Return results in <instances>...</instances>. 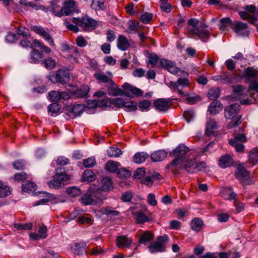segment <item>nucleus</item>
<instances>
[{"instance_id": "4be33fe9", "label": "nucleus", "mask_w": 258, "mask_h": 258, "mask_svg": "<svg viewBox=\"0 0 258 258\" xmlns=\"http://www.w3.org/2000/svg\"><path fill=\"white\" fill-rule=\"evenodd\" d=\"M167 156V152L164 150H159L152 153L150 155L151 160L155 162L163 161Z\"/></svg>"}, {"instance_id": "a878e982", "label": "nucleus", "mask_w": 258, "mask_h": 258, "mask_svg": "<svg viewBox=\"0 0 258 258\" xmlns=\"http://www.w3.org/2000/svg\"><path fill=\"white\" fill-rule=\"evenodd\" d=\"M249 162L253 165L258 164V149L253 148L248 153Z\"/></svg>"}, {"instance_id": "20e7f679", "label": "nucleus", "mask_w": 258, "mask_h": 258, "mask_svg": "<svg viewBox=\"0 0 258 258\" xmlns=\"http://www.w3.org/2000/svg\"><path fill=\"white\" fill-rule=\"evenodd\" d=\"M72 22L79 26L84 31L90 32L96 28L97 22L87 15L81 18L74 17Z\"/></svg>"}, {"instance_id": "c85d7f7f", "label": "nucleus", "mask_w": 258, "mask_h": 258, "mask_svg": "<svg viewBox=\"0 0 258 258\" xmlns=\"http://www.w3.org/2000/svg\"><path fill=\"white\" fill-rule=\"evenodd\" d=\"M104 2L105 0H93L91 7L95 11L104 10L106 8Z\"/></svg>"}, {"instance_id": "f03ea898", "label": "nucleus", "mask_w": 258, "mask_h": 258, "mask_svg": "<svg viewBox=\"0 0 258 258\" xmlns=\"http://www.w3.org/2000/svg\"><path fill=\"white\" fill-rule=\"evenodd\" d=\"M189 148L184 145H179L174 150L169 152V156L174 157L175 159L167 166V168L170 169L182 165L189 157Z\"/></svg>"}, {"instance_id": "8fccbe9b", "label": "nucleus", "mask_w": 258, "mask_h": 258, "mask_svg": "<svg viewBox=\"0 0 258 258\" xmlns=\"http://www.w3.org/2000/svg\"><path fill=\"white\" fill-rule=\"evenodd\" d=\"M44 64L46 68L48 69H52L56 66V61L51 57H48L44 61Z\"/></svg>"}, {"instance_id": "423d86ee", "label": "nucleus", "mask_w": 258, "mask_h": 258, "mask_svg": "<svg viewBox=\"0 0 258 258\" xmlns=\"http://www.w3.org/2000/svg\"><path fill=\"white\" fill-rule=\"evenodd\" d=\"M168 241V236L164 235L159 236L156 241L148 246V249L151 253L164 252L166 250V244Z\"/></svg>"}, {"instance_id": "e433bc0d", "label": "nucleus", "mask_w": 258, "mask_h": 258, "mask_svg": "<svg viewBox=\"0 0 258 258\" xmlns=\"http://www.w3.org/2000/svg\"><path fill=\"white\" fill-rule=\"evenodd\" d=\"M119 165L120 163L119 162L110 161L105 164V168L108 171L113 173L117 171Z\"/></svg>"}, {"instance_id": "412c9836", "label": "nucleus", "mask_w": 258, "mask_h": 258, "mask_svg": "<svg viewBox=\"0 0 258 258\" xmlns=\"http://www.w3.org/2000/svg\"><path fill=\"white\" fill-rule=\"evenodd\" d=\"M217 128V122L213 119H210L206 125L205 135L209 137L214 136V130Z\"/></svg>"}, {"instance_id": "09e8293b", "label": "nucleus", "mask_w": 258, "mask_h": 258, "mask_svg": "<svg viewBox=\"0 0 258 258\" xmlns=\"http://www.w3.org/2000/svg\"><path fill=\"white\" fill-rule=\"evenodd\" d=\"M60 109V106L57 103H51L48 106V111L51 113V116L54 113H58Z\"/></svg>"}, {"instance_id": "2eb2a0df", "label": "nucleus", "mask_w": 258, "mask_h": 258, "mask_svg": "<svg viewBox=\"0 0 258 258\" xmlns=\"http://www.w3.org/2000/svg\"><path fill=\"white\" fill-rule=\"evenodd\" d=\"M170 99L159 98L154 102V106L159 111H167L171 105Z\"/></svg>"}, {"instance_id": "ddd939ff", "label": "nucleus", "mask_w": 258, "mask_h": 258, "mask_svg": "<svg viewBox=\"0 0 258 258\" xmlns=\"http://www.w3.org/2000/svg\"><path fill=\"white\" fill-rule=\"evenodd\" d=\"M122 88L123 89V90H122L123 92L122 95L124 94L128 96L127 94L131 93L136 97H141L143 94V91L142 90L127 83H124L122 86Z\"/></svg>"}, {"instance_id": "39448f33", "label": "nucleus", "mask_w": 258, "mask_h": 258, "mask_svg": "<svg viewBox=\"0 0 258 258\" xmlns=\"http://www.w3.org/2000/svg\"><path fill=\"white\" fill-rule=\"evenodd\" d=\"M48 79L54 83H59L63 85L66 84L70 81V74L68 71L59 70L55 73L50 74Z\"/></svg>"}, {"instance_id": "603ef678", "label": "nucleus", "mask_w": 258, "mask_h": 258, "mask_svg": "<svg viewBox=\"0 0 258 258\" xmlns=\"http://www.w3.org/2000/svg\"><path fill=\"white\" fill-rule=\"evenodd\" d=\"M130 171L125 168H120L117 172V176L121 179H126L130 177Z\"/></svg>"}, {"instance_id": "6ab92c4d", "label": "nucleus", "mask_w": 258, "mask_h": 258, "mask_svg": "<svg viewBox=\"0 0 258 258\" xmlns=\"http://www.w3.org/2000/svg\"><path fill=\"white\" fill-rule=\"evenodd\" d=\"M184 163H186V164L184 166L182 165L178 166L179 169H185L188 173H190L196 172V160L194 157L190 159H187V161Z\"/></svg>"}, {"instance_id": "13d9d810", "label": "nucleus", "mask_w": 258, "mask_h": 258, "mask_svg": "<svg viewBox=\"0 0 258 258\" xmlns=\"http://www.w3.org/2000/svg\"><path fill=\"white\" fill-rule=\"evenodd\" d=\"M71 109L74 116H78L82 113L83 110V106L81 104H76L73 106Z\"/></svg>"}, {"instance_id": "7c9ffc66", "label": "nucleus", "mask_w": 258, "mask_h": 258, "mask_svg": "<svg viewBox=\"0 0 258 258\" xmlns=\"http://www.w3.org/2000/svg\"><path fill=\"white\" fill-rule=\"evenodd\" d=\"M220 95V90L218 87L210 89L208 93V97L210 100H217Z\"/></svg>"}, {"instance_id": "dca6fc26", "label": "nucleus", "mask_w": 258, "mask_h": 258, "mask_svg": "<svg viewBox=\"0 0 258 258\" xmlns=\"http://www.w3.org/2000/svg\"><path fill=\"white\" fill-rule=\"evenodd\" d=\"M240 106L238 103H234L227 106L225 109V117L226 119H231L238 114Z\"/></svg>"}, {"instance_id": "7ed1b4c3", "label": "nucleus", "mask_w": 258, "mask_h": 258, "mask_svg": "<svg viewBox=\"0 0 258 258\" xmlns=\"http://www.w3.org/2000/svg\"><path fill=\"white\" fill-rule=\"evenodd\" d=\"M106 74L108 76H106L103 73H96L94 76L98 81L104 83H108L111 86H112L111 89V92L109 93V95L113 96H116L123 94V92L122 90L119 88L118 86H117L112 80V74L111 72H107Z\"/></svg>"}, {"instance_id": "9d476101", "label": "nucleus", "mask_w": 258, "mask_h": 258, "mask_svg": "<svg viewBox=\"0 0 258 258\" xmlns=\"http://www.w3.org/2000/svg\"><path fill=\"white\" fill-rule=\"evenodd\" d=\"M76 7V3L74 0H67L64 3V7L55 14V16L61 17L64 15H69L75 11Z\"/></svg>"}, {"instance_id": "79ce46f5", "label": "nucleus", "mask_w": 258, "mask_h": 258, "mask_svg": "<svg viewBox=\"0 0 258 258\" xmlns=\"http://www.w3.org/2000/svg\"><path fill=\"white\" fill-rule=\"evenodd\" d=\"M221 24L219 26V28L221 30L225 31L226 29V27L229 26L231 28V24L233 22L229 18H223L220 20Z\"/></svg>"}, {"instance_id": "58836bf2", "label": "nucleus", "mask_w": 258, "mask_h": 258, "mask_svg": "<svg viewBox=\"0 0 258 258\" xmlns=\"http://www.w3.org/2000/svg\"><path fill=\"white\" fill-rule=\"evenodd\" d=\"M233 96L234 98L239 99L243 94L244 87L240 85L233 86Z\"/></svg>"}, {"instance_id": "cd10ccee", "label": "nucleus", "mask_w": 258, "mask_h": 258, "mask_svg": "<svg viewBox=\"0 0 258 258\" xmlns=\"http://www.w3.org/2000/svg\"><path fill=\"white\" fill-rule=\"evenodd\" d=\"M154 238V235L148 231L144 232L139 240L140 243L145 244L147 242L152 240Z\"/></svg>"}, {"instance_id": "052dcab7", "label": "nucleus", "mask_w": 258, "mask_h": 258, "mask_svg": "<svg viewBox=\"0 0 258 258\" xmlns=\"http://www.w3.org/2000/svg\"><path fill=\"white\" fill-rule=\"evenodd\" d=\"M14 227L19 230H30L32 227V224L30 223L21 224V223H15L14 224Z\"/></svg>"}, {"instance_id": "c9c22d12", "label": "nucleus", "mask_w": 258, "mask_h": 258, "mask_svg": "<svg viewBox=\"0 0 258 258\" xmlns=\"http://www.w3.org/2000/svg\"><path fill=\"white\" fill-rule=\"evenodd\" d=\"M257 74V71L252 67H247L244 69L242 76L243 77L255 78Z\"/></svg>"}, {"instance_id": "f257e3e1", "label": "nucleus", "mask_w": 258, "mask_h": 258, "mask_svg": "<svg viewBox=\"0 0 258 258\" xmlns=\"http://www.w3.org/2000/svg\"><path fill=\"white\" fill-rule=\"evenodd\" d=\"M100 105L106 107L113 105L118 108H123L125 111L129 112L136 111L138 108L136 102L131 100H124L121 98H106L101 101Z\"/></svg>"}, {"instance_id": "774afa93", "label": "nucleus", "mask_w": 258, "mask_h": 258, "mask_svg": "<svg viewBox=\"0 0 258 258\" xmlns=\"http://www.w3.org/2000/svg\"><path fill=\"white\" fill-rule=\"evenodd\" d=\"M64 25L67 27V28L75 33H77L79 31V26L77 25L76 24L75 25L70 24L68 21H65L64 22Z\"/></svg>"}, {"instance_id": "338daca9", "label": "nucleus", "mask_w": 258, "mask_h": 258, "mask_svg": "<svg viewBox=\"0 0 258 258\" xmlns=\"http://www.w3.org/2000/svg\"><path fill=\"white\" fill-rule=\"evenodd\" d=\"M144 168H139L136 170L134 174V177L137 179H141L145 175Z\"/></svg>"}, {"instance_id": "bb28decb", "label": "nucleus", "mask_w": 258, "mask_h": 258, "mask_svg": "<svg viewBox=\"0 0 258 258\" xmlns=\"http://www.w3.org/2000/svg\"><path fill=\"white\" fill-rule=\"evenodd\" d=\"M101 189L104 191H108L113 189V184L110 178L107 177L102 178Z\"/></svg>"}, {"instance_id": "a18cd8bd", "label": "nucleus", "mask_w": 258, "mask_h": 258, "mask_svg": "<svg viewBox=\"0 0 258 258\" xmlns=\"http://www.w3.org/2000/svg\"><path fill=\"white\" fill-rule=\"evenodd\" d=\"M122 154L120 149L116 147H110L107 150L108 156L110 157H118Z\"/></svg>"}, {"instance_id": "6e6d98bb", "label": "nucleus", "mask_w": 258, "mask_h": 258, "mask_svg": "<svg viewBox=\"0 0 258 258\" xmlns=\"http://www.w3.org/2000/svg\"><path fill=\"white\" fill-rule=\"evenodd\" d=\"M151 105V102L147 100L140 101L139 102V107L142 111H148Z\"/></svg>"}, {"instance_id": "473e14b6", "label": "nucleus", "mask_w": 258, "mask_h": 258, "mask_svg": "<svg viewBox=\"0 0 258 258\" xmlns=\"http://www.w3.org/2000/svg\"><path fill=\"white\" fill-rule=\"evenodd\" d=\"M203 225V221L200 218H195L191 221V228L192 230L196 232L200 231Z\"/></svg>"}, {"instance_id": "5fc2aeb1", "label": "nucleus", "mask_w": 258, "mask_h": 258, "mask_svg": "<svg viewBox=\"0 0 258 258\" xmlns=\"http://www.w3.org/2000/svg\"><path fill=\"white\" fill-rule=\"evenodd\" d=\"M60 92L57 91H51L48 93L49 99L55 102L60 100Z\"/></svg>"}, {"instance_id": "c756f323", "label": "nucleus", "mask_w": 258, "mask_h": 258, "mask_svg": "<svg viewBox=\"0 0 258 258\" xmlns=\"http://www.w3.org/2000/svg\"><path fill=\"white\" fill-rule=\"evenodd\" d=\"M149 157V155L147 153L139 152L134 155V161L136 163L141 164L145 161Z\"/></svg>"}, {"instance_id": "f3484780", "label": "nucleus", "mask_w": 258, "mask_h": 258, "mask_svg": "<svg viewBox=\"0 0 258 258\" xmlns=\"http://www.w3.org/2000/svg\"><path fill=\"white\" fill-rule=\"evenodd\" d=\"M243 78L240 74H224L221 76V80L224 83L234 84L239 82Z\"/></svg>"}, {"instance_id": "69168bd1", "label": "nucleus", "mask_w": 258, "mask_h": 258, "mask_svg": "<svg viewBox=\"0 0 258 258\" xmlns=\"http://www.w3.org/2000/svg\"><path fill=\"white\" fill-rule=\"evenodd\" d=\"M184 118L187 122L192 120L195 117V112L193 110L185 111L183 114Z\"/></svg>"}, {"instance_id": "b1692460", "label": "nucleus", "mask_w": 258, "mask_h": 258, "mask_svg": "<svg viewBox=\"0 0 258 258\" xmlns=\"http://www.w3.org/2000/svg\"><path fill=\"white\" fill-rule=\"evenodd\" d=\"M86 244L84 241H81L78 243H75L72 247L71 249L74 253L78 255H82L85 252V247Z\"/></svg>"}, {"instance_id": "0eeeda50", "label": "nucleus", "mask_w": 258, "mask_h": 258, "mask_svg": "<svg viewBox=\"0 0 258 258\" xmlns=\"http://www.w3.org/2000/svg\"><path fill=\"white\" fill-rule=\"evenodd\" d=\"M70 179L68 174L56 172L53 177V179L48 182L50 188L59 189L64 185V182Z\"/></svg>"}, {"instance_id": "49530a36", "label": "nucleus", "mask_w": 258, "mask_h": 258, "mask_svg": "<svg viewBox=\"0 0 258 258\" xmlns=\"http://www.w3.org/2000/svg\"><path fill=\"white\" fill-rule=\"evenodd\" d=\"M67 192L72 197H77L81 194L80 189L75 186L68 188Z\"/></svg>"}, {"instance_id": "3c124183", "label": "nucleus", "mask_w": 258, "mask_h": 258, "mask_svg": "<svg viewBox=\"0 0 258 258\" xmlns=\"http://www.w3.org/2000/svg\"><path fill=\"white\" fill-rule=\"evenodd\" d=\"M33 44L37 47L40 48L42 50L45 51L47 53L51 52V49L48 47L44 45V44L39 40L35 39L33 40Z\"/></svg>"}, {"instance_id": "c03bdc74", "label": "nucleus", "mask_w": 258, "mask_h": 258, "mask_svg": "<svg viewBox=\"0 0 258 258\" xmlns=\"http://www.w3.org/2000/svg\"><path fill=\"white\" fill-rule=\"evenodd\" d=\"M89 87L87 86H82L75 92V94L78 97H86L89 91Z\"/></svg>"}, {"instance_id": "f704fd0d", "label": "nucleus", "mask_w": 258, "mask_h": 258, "mask_svg": "<svg viewBox=\"0 0 258 258\" xmlns=\"http://www.w3.org/2000/svg\"><path fill=\"white\" fill-rule=\"evenodd\" d=\"M102 214L109 216L110 217H116L119 215V212L117 211L112 210L109 207H103L100 209Z\"/></svg>"}, {"instance_id": "864d4df0", "label": "nucleus", "mask_w": 258, "mask_h": 258, "mask_svg": "<svg viewBox=\"0 0 258 258\" xmlns=\"http://www.w3.org/2000/svg\"><path fill=\"white\" fill-rule=\"evenodd\" d=\"M229 143L231 146L235 148L236 152L239 153L243 152L244 146L242 143H236L233 140H229Z\"/></svg>"}, {"instance_id": "bf43d9fd", "label": "nucleus", "mask_w": 258, "mask_h": 258, "mask_svg": "<svg viewBox=\"0 0 258 258\" xmlns=\"http://www.w3.org/2000/svg\"><path fill=\"white\" fill-rule=\"evenodd\" d=\"M230 140H233L236 143L246 142V137L243 134H235L233 136V138L231 139Z\"/></svg>"}, {"instance_id": "72a5a7b5", "label": "nucleus", "mask_w": 258, "mask_h": 258, "mask_svg": "<svg viewBox=\"0 0 258 258\" xmlns=\"http://www.w3.org/2000/svg\"><path fill=\"white\" fill-rule=\"evenodd\" d=\"M231 159L230 156L228 155H222L219 158V166L223 168H225L229 166L230 161Z\"/></svg>"}, {"instance_id": "de8ad7c7", "label": "nucleus", "mask_w": 258, "mask_h": 258, "mask_svg": "<svg viewBox=\"0 0 258 258\" xmlns=\"http://www.w3.org/2000/svg\"><path fill=\"white\" fill-rule=\"evenodd\" d=\"M81 202L85 205H89L93 204L94 202L92 196L89 194H86L82 196L81 199Z\"/></svg>"}, {"instance_id": "1a4fd4ad", "label": "nucleus", "mask_w": 258, "mask_h": 258, "mask_svg": "<svg viewBox=\"0 0 258 258\" xmlns=\"http://www.w3.org/2000/svg\"><path fill=\"white\" fill-rule=\"evenodd\" d=\"M207 27L206 25H204L203 27L189 29L188 31L190 34L198 36L202 41L206 42L208 41L210 36L209 31L204 29V28H206Z\"/></svg>"}, {"instance_id": "393cba45", "label": "nucleus", "mask_w": 258, "mask_h": 258, "mask_svg": "<svg viewBox=\"0 0 258 258\" xmlns=\"http://www.w3.org/2000/svg\"><path fill=\"white\" fill-rule=\"evenodd\" d=\"M222 107L220 102L218 100L213 101L210 104L208 111L211 114H216L222 110Z\"/></svg>"}, {"instance_id": "9b49d317", "label": "nucleus", "mask_w": 258, "mask_h": 258, "mask_svg": "<svg viewBox=\"0 0 258 258\" xmlns=\"http://www.w3.org/2000/svg\"><path fill=\"white\" fill-rule=\"evenodd\" d=\"M231 29L240 36H245L249 34L247 24L241 22H233V24H231Z\"/></svg>"}, {"instance_id": "4468645a", "label": "nucleus", "mask_w": 258, "mask_h": 258, "mask_svg": "<svg viewBox=\"0 0 258 258\" xmlns=\"http://www.w3.org/2000/svg\"><path fill=\"white\" fill-rule=\"evenodd\" d=\"M31 29L32 31L42 36L46 41L48 42L50 45L52 46L55 45L53 38L44 30V28L37 26H33L31 27Z\"/></svg>"}, {"instance_id": "4c0bfd02", "label": "nucleus", "mask_w": 258, "mask_h": 258, "mask_svg": "<svg viewBox=\"0 0 258 258\" xmlns=\"http://www.w3.org/2000/svg\"><path fill=\"white\" fill-rule=\"evenodd\" d=\"M149 221V218L143 213V212H139L136 213V222L138 224H143Z\"/></svg>"}, {"instance_id": "5701e85b", "label": "nucleus", "mask_w": 258, "mask_h": 258, "mask_svg": "<svg viewBox=\"0 0 258 258\" xmlns=\"http://www.w3.org/2000/svg\"><path fill=\"white\" fill-rule=\"evenodd\" d=\"M117 46L120 50L125 51L130 46V43L126 37L119 35L117 38Z\"/></svg>"}, {"instance_id": "a211bd4d", "label": "nucleus", "mask_w": 258, "mask_h": 258, "mask_svg": "<svg viewBox=\"0 0 258 258\" xmlns=\"http://www.w3.org/2000/svg\"><path fill=\"white\" fill-rule=\"evenodd\" d=\"M44 57L42 52L38 50L33 49L30 53L29 61L32 63H39Z\"/></svg>"}, {"instance_id": "a19ab883", "label": "nucleus", "mask_w": 258, "mask_h": 258, "mask_svg": "<svg viewBox=\"0 0 258 258\" xmlns=\"http://www.w3.org/2000/svg\"><path fill=\"white\" fill-rule=\"evenodd\" d=\"M83 176L84 180L87 182H92L95 179V174L91 170H85Z\"/></svg>"}, {"instance_id": "0e129e2a", "label": "nucleus", "mask_w": 258, "mask_h": 258, "mask_svg": "<svg viewBox=\"0 0 258 258\" xmlns=\"http://www.w3.org/2000/svg\"><path fill=\"white\" fill-rule=\"evenodd\" d=\"M120 199L123 202H129L133 199V193L131 191L123 192Z\"/></svg>"}, {"instance_id": "37998d69", "label": "nucleus", "mask_w": 258, "mask_h": 258, "mask_svg": "<svg viewBox=\"0 0 258 258\" xmlns=\"http://www.w3.org/2000/svg\"><path fill=\"white\" fill-rule=\"evenodd\" d=\"M160 7L162 11L166 13L170 12L172 7L170 3H168V0H160Z\"/></svg>"}, {"instance_id": "ea45409f", "label": "nucleus", "mask_w": 258, "mask_h": 258, "mask_svg": "<svg viewBox=\"0 0 258 258\" xmlns=\"http://www.w3.org/2000/svg\"><path fill=\"white\" fill-rule=\"evenodd\" d=\"M11 194V189L10 186L3 185L0 181V198L8 197Z\"/></svg>"}, {"instance_id": "aec40b11", "label": "nucleus", "mask_w": 258, "mask_h": 258, "mask_svg": "<svg viewBox=\"0 0 258 258\" xmlns=\"http://www.w3.org/2000/svg\"><path fill=\"white\" fill-rule=\"evenodd\" d=\"M132 242V239L126 236H118L116 239L117 246L121 248H128Z\"/></svg>"}, {"instance_id": "e2e57ef3", "label": "nucleus", "mask_w": 258, "mask_h": 258, "mask_svg": "<svg viewBox=\"0 0 258 258\" xmlns=\"http://www.w3.org/2000/svg\"><path fill=\"white\" fill-rule=\"evenodd\" d=\"M225 191L228 194V198L227 199L228 200H234L235 201V200H237L236 199L237 194L233 191L232 187H228L225 188Z\"/></svg>"}, {"instance_id": "4d7b16f0", "label": "nucleus", "mask_w": 258, "mask_h": 258, "mask_svg": "<svg viewBox=\"0 0 258 258\" xmlns=\"http://www.w3.org/2000/svg\"><path fill=\"white\" fill-rule=\"evenodd\" d=\"M153 16L152 14L146 12L141 15L140 20L143 23L148 24L152 20Z\"/></svg>"}, {"instance_id": "2f4dec72", "label": "nucleus", "mask_w": 258, "mask_h": 258, "mask_svg": "<svg viewBox=\"0 0 258 258\" xmlns=\"http://www.w3.org/2000/svg\"><path fill=\"white\" fill-rule=\"evenodd\" d=\"M22 187L23 191L27 192L34 191L36 189V185L28 181H23Z\"/></svg>"}, {"instance_id": "6e6552de", "label": "nucleus", "mask_w": 258, "mask_h": 258, "mask_svg": "<svg viewBox=\"0 0 258 258\" xmlns=\"http://www.w3.org/2000/svg\"><path fill=\"white\" fill-rule=\"evenodd\" d=\"M236 178L239 180L243 185H249L252 181L250 178V173L243 167H238L235 173Z\"/></svg>"}, {"instance_id": "680f3d73", "label": "nucleus", "mask_w": 258, "mask_h": 258, "mask_svg": "<svg viewBox=\"0 0 258 258\" xmlns=\"http://www.w3.org/2000/svg\"><path fill=\"white\" fill-rule=\"evenodd\" d=\"M96 164V161L94 157L88 158L83 160V165L86 168L93 167Z\"/></svg>"}, {"instance_id": "f8f14e48", "label": "nucleus", "mask_w": 258, "mask_h": 258, "mask_svg": "<svg viewBox=\"0 0 258 258\" xmlns=\"http://www.w3.org/2000/svg\"><path fill=\"white\" fill-rule=\"evenodd\" d=\"M189 84V81L185 78H179L176 82H171L170 86L174 89L177 90L180 96L183 95L182 89L188 86Z\"/></svg>"}]
</instances>
